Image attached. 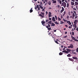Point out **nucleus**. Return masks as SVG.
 I'll use <instances>...</instances> for the list:
<instances>
[{"label": "nucleus", "instance_id": "aec40b11", "mask_svg": "<svg viewBox=\"0 0 78 78\" xmlns=\"http://www.w3.org/2000/svg\"><path fill=\"white\" fill-rule=\"evenodd\" d=\"M46 28H48V27H50V24H48V26H46Z\"/></svg>", "mask_w": 78, "mask_h": 78}, {"label": "nucleus", "instance_id": "f03ea898", "mask_svg": "<svg viewBox=\"0 0 78 78\" xmlns=\"http://www.w3.org/2000/svg\"><path fill=\"white\" fill-rule=\"evenodd\" d=\"M41 14H39V16H40V17H42V18H44V13L41 12Z\"/></svg>", "mask_w": 78, "mask_h": 78}, {"label": "nucleus", "instance_id": "0eeeda50", "mask_svg": "<svg viewBox=\"0 0 78 78\" xmlns=\"http://www.w3.org/2000/svg\"><path fill=\"white\" fill-rule=\"evenodd\" d=\"M62 9L60 11V13H62L64 11V8L63 7H62Z\"/></svg>", "mask_w": 78, "mask_h": 78}, {"label": "nucleus", "instance_id": "052dcab7", "mask_svg": "<svg viewBox=\"0 0 78 78\" xmlns=\"http://www.w3.org/2000/svg\"><path fill=\"white\" fill-rule=\"evenodd\" d=\"M76 9H78V6L77 5L76 6Z\"/></svg>", "mask_w": 78, "mask_h": 78}, {"label": "nucleus", "instance_id": "a211bd4d", "mask_svg": "<svg viewBox=\"0 0 78 78\" xmlns=\"http://www.w3.org/2000/svg\"><path fill=\"white\" fill-rule=\"evenodd\" d=\"M63 53H67V51L65 50L62 51Z\"/></svg>", "mask_w": 78, "mask_h": 78}, {"label": "nucleus", "instance_id": "473e14b6", "mask_svg": "<svg viewBox=\"0 0 78 78\" xmlns=\"http://www.w3.org/2000/svg\"><path fill=\"white\" fill-rule=\"evenodd\" d=\"M73 9L74 11H76V8H73Z\"/></svg>", "mask_w": 78, "mask_h": 78}, {"label": "nucleus", "instance_id": "5fc2aeb1", "mask_svg": "<svg viewBox=\"0 0 78 78\" xmlns=\"http://www.w3.org/2000/svg\"><path fill=\"white\" fill-rule=\"evenodd\" d=\"M64 47L65 48H67V47L66 46H64Z\"/></svg>", "mask_w": 78, "mask_h": 78}, {"label": "nucleus", "instance_id": "6ab92c4d", "mask_svg": "<svg viewBox=\"0 0 78 78\" xmlns=\"http://www.w3.org/2000/svg\"><path fill=\"white\" fill-rule=\"evenodd\" d=\"M54 41H55V42L56 44H59V43H58V41H56L55 40H54Z\"/></svg>", "mask_w": 78, "mask_h": 78}, {"label": "nucleus", "instance_id": "bf43d9fd", "mask_svg": "<svg viewBox=\"0 0 78 78\" xmlns=\"http://www.w3.org/2000/svg\"><path fill=\"white\" fill-rule=\"evenodd\" d=\"M46 14H48V12H47V11L46 12Z\"/></svg>", "mask_w": 78, "mask_h": 78}, {"label": "nucleus", "instance_id": "72a5a7b5", "mask_svg": "<svg viewBox=\"0 0 78 78\" xmlns=\"http://www.w3.org/2000/svg\"><path fill=\"white\" fill-rule=\"evenodd\" d=\"M48 21H49V20H46V22H48Z\"/></svg>", "mask_w": 78, "mask_h": 78}, {"label": "nucleus", "instance_id": "4468645a", "mask_svg": "<svg viewBox=\"0 0 78 78\" xmlns=\"http://www.w3.org/2000/svg\"><path fill=\"white\" fill-rule=\"evenodd\" d=\"M72 53H73V54H76V52L75 51V50H72Z\"/></svg>", "mask_w": 78, "mask_h": 78}, {"label": "nucleus", "instance_id": "c03bdc74", "mask_svg": "<svg viewBox=\"0 0 78 78\" xmlns=\"http://www.w3.org/2000/svg\"><path fill=\"white\" fill-rule=\"evenodd\" d=\"M76 52H78V48H77V49H76Z\"/></svg>", "mask_w": 78, "mask_h": 78}, {"label": "nucleus", "instance_id": "39448f33", "mask_svg": "<svg viewBox=\"0 0 78 78\" xmlns=\"http://www.w3.org/2000/svg\"><path fill=\"white\" fill-rule=\"evenodd\" d=\"M68 48H73V44H70V46L68 47Z\"/></svg>", "mask_w": 78, "mask_h": 78}, {"label": "nucleus", "instance_id": "37998d69", "mask_svg": "<svg viewBox=\"0 0 78 78\" xmlns=\"http://www.w3.org/2000/svg\"><path fill=\"white\" fill-rule=\"evenodd\" d=\"M72 35H74L75 34L73 32H72Z\"/></svg>", "mask_w": 78, "mask_h": 78}, {"label": "nucleus", "instance_id": "49530a36", "mask_svg": "<svg viewBox=\"0 0 78 78\" xmlns=\"http://www.w3.org/2000/svg\"><path fill=\"white\" fill-rule=\"evenodd\" d=\"M49 20H51V18H49Z\"/></svg>", "mask_w": 78, "mask_h": 78}, {"label": "nucleus", "instance_id": "ea45409f", "mask_svg": "<svg viewBox=\"0 0 78 78\" xmlns=\"http://www.w3.org/2000/svg\"><path fill=\"white\" fill-rule=\"evenodd\" d=\"M72 39L73 40H75V37H73L72 38Z\"/></svg>", "mask_w": 78, "mask_h": 78}, {"label": "nucleus", "instance_id": "2eb2a0df", "mask_svg": "<svg viewBox=\"0 0 78 78\" xmlns=\"http://www.w3.org/2000/svg\"><path fill=\"white\" fill-rule=\"evenodd\" d=\"M71 5H72L73 6V5H75V3L74 2H71Z\"/></svg>", "mask_w": 78, "mask_h": 78}, {"label": "nucleus", "instance_id": "774afa93", "mask_svg": "<svg viewBox=\"0 0 78 78\" xmlns=\"http://www.w3.org/2000/svg\"><path fill=\"white\" fill-rule=\"evenodd\" d=\"M62 2H64V0H62Z\"/></svg>", "mask_w": 78, "mask_h": 78}, {"label": "nucleus", "instance_id": "a19ab883", "mask_svg": "<svg viewBox=\"0 0 78 78\" xmlns=\"http://www.w3.org/2000/svg\"><path fill=\"white\" fill-rule=\"evenodd\" d=\"M66 14V12H64V14H63V16H64V15H65V14Z\"/></svg>", "mask_w": 78, "mask_h": 78}, {"label": "nucleus", "instance_id": "680f3d73", "mask_svg": "<svg viewBox=\"0 0 78 78\" xmlns=\"http://www.w3.org/2000/svg\"><path fill=\"white\" fill-rule=\"evenodd\" d=\"M70 18H73V17H72V16H70Z\"/></svg>", "mask_w": 78, "mask_h": 78}, {"label": "nucleus", "instance_id": "864d4df0", "mask_svg": "<svg viewBox=\"0 0 78 78\" xmlns=\"http://www.w3.org/2000/svg\"><path fill=\"white\" fill-rule=\"evenodd\" d=\"M48 35H50V34H51V33L49 32L48 34Z\"/></svg>", "mask_w": 78, "mask_h": 78}, {"label": "nucleus", "instance_id": "c9c22d12", "mask_svg": "<svg viewBox=\"0 0 78 78\" xmlns=\"http://www.w3.org/2000/svg\"><path fill=\"white\" fill-rule=\"evenodd\" d=\"M60 24H63V23H64V22H60Z\"/></svg>", "mask_w": 78, "mask_h": 78}, {"label": "nucleus", "instance_id": "423d86ee", "mask_svg": "<svg viewBox=\"0 0 78 78\" xmlns=\"http://www.w3.org/2000/svg\"><path fill=\"white\" fill-rule=\"evenodd\" d=\"M46 23V22L45 21H41V23H42V25H43V26H45V24H44V23Z\"/></svg>", "mask_w": 78, "mask_h": 78}, {"label": "nucleus", "instance_id": "2f4dec72", "mask_svg": "<svg viewBox=\"0 0 78 78\" xmlns=\"http://www.w3.org/2000/svg\"><path fill=\"white\" fill-rule=\"evenodd\" d=\"M58 18V21H60V20H61V18H59V17Z\"/></svg>", "mask_w": 78, "mask_h": 78}, {"label": "nucleus", "instance_id": "dca6fc26", "mask_svg": "<svg viewBox=\"0 0 78 78\" xmlns=\"http://www.w3.org/2000/svg\"><path fill=\"white\" fill-rule=\"evenodd\" d=\"M53 2V3H56V1H54V0H52Z\"/></svg>", "mask_w": 78, "mask_h": 78}, {"label": "nucleus", "instance_id": "09e8293b", "mask_svg": "<svg viewBox=\"0 0 78 78\" xmlns=\"http://www.w3.org/2000/svg\"><path fill=\"white\" fill-rule=\"evenodd\" d=\"M72 27H71V26H69V28H72Z\"/></svg>", "mask_w": 78, "mask_h": 78}, {"label": "nucleus", "instance_id": "e2e57ef3", "mask_svg": "<svg viewBox=\"0 0 78 78\" xmlns=\"http://www.w3.org/2000/svg\"><path fill=\"white\" fill-rule=\"evenodd\" d=\"M65 34H67V31L65 32Z\"/></svg>", "mask_w": 78, "mask_h": 78}, {"label": "nucleus", "instance_id": "6e6552de", "mask_svg": "<svg viewBox=\"0 0 78 78\" xmlns=\"http://www.w3.org/2000/svg\"><path fill=\"white\" fill-rule=\"evenodd\" d=\"M51 13L50 12H49L48 13V17H51Z\"/></svg>", "mask_w": 78, "mask_h": 78}, {"label": "nucleus", "instance_id": "79ce46f5", "mask_svg": "<svg viewBox=\"0 0 78 78\" xmlns=\"http://www.w3.org/2000/svg\"><path fill=\"white\" fill-rule=\"evenodd\" d=\"M42 11H45V9H42Z\"/></svg>", "mask_w": 78, "mask_h": 78}, {"label": "nucleus", "instance_id": "69168bd1", "mask_svg": "<svg viewBox=\"0 0 78 78\" xmlns=\"http://www.w3.org/2000/svg\"><path fill=\"white\" fill-rule=\"evenodd\" d=\"M40 4H41V5H42V2H41Z\"/></svg>", "mask_w": 78, "mask_h": 78}, {"label": "nucleus", "instance_id": "b1692460", "mask_svg": "<svg viewBox=\"0 0 78 78\" xmlns=\"http://www.w3.org/2000/svg\"><path fill=\"white\" fill-rule=\"evenodd\" d=\"M73 27H74L75 28H76V25L75 24H74V26H73Z\"/></svg>", "mask_w": 78, "mask_h": 78}, {"label": "nucleus", "instance_id": "cd10ccee", "mask_svg": "<svg viewBox=\"0 0 78 78\" xmlns=\"http://www.w3.org/2000/svg\"><path fill=\"white\" fill-rule=\"evenodd\" d=\"M68 22H69L68 24L69 25H71V24H72V23H71L70 21H69Z\"/></svg>", "mask_w": 78, "mask_h": 78}, {"label": "nucleus", "instance_id": "5701e85b", "mask_svg": "<svg viewBox=\"0 0 78 78\" xmlns=\"http://www.w3.org/2000/svg\"><path fill=\"white\" fill-rule=\"evenodd\" d=\"M55 24H56V25H58V24H59V23H58V22L56 21V22H55Z\"/></svg>", "mask_w": 78, "mask_h": 78}, {"label": "nucleus", "instance_id": "0e129e2a", "mask_svg": "<svg viewBox=\"0 0 78 78\" xmlns=\"http://www.w3.org/2000/svg\"><path fill=\"white\" fill-rule=\"evenodd\" d=\"M54 32H56V30H55L54 31Z\"/></svg>", "mask_w": 78, "mask_h": 78}, {"label": "nucleus", "instance_id": "6e6d98bb", "mask_svg": "<svg viewBox=\"0 0 78 78\" xmlns=\"http://www.w3.org/2000/svg\"><path fill=\"white\" fill-rule=\"evenodd\" d=\"M72 2H75V0H71Z\"/></svg>", "mask_w": 78, "mask_h": 78}, {"label": "nucleus", "instance_id": "f257e3e1", "mask_svg": "<svg viewBox=\"0 0 78 78\" xmlns=\"http://www.w3.org/2000/svg\"><path fill=\"white\" fill-rule=\"evenodd\" d=\"M37 8H38V11L40 10V8L41 9H43V8L42 6L41 5H37Z\"/></svg>", "mask_w": 78, "mask_h": 78}, {"label": "nucleus", "instance_id": "393cba45", "mask_svg": "<svg viewBox=\"0 0 78 78\" xmlns=\"http://www.w3.org/2000/svg\"><path fill=\"white\" fill-rule=\"evenodd\" d=\"M75 4L76 5H78V2H75Z\"/></svg>", "mask_w": 78, "mask_h": 78}, {"label": "nucleus", "instance_id": "a18cd8bd", "mask_svg": "<svg viewBox=\"0 0 78 78\" xmlns=\"http://www.w3.org/2000/svg\"><path fill=\"white\" fill-rule=\"evenodd\" d=\"M67 19H69V16H67L66 17Z\"/></svg>", "mask_w": 78, "mask_h": 78}, {"label": "nucleus", "instance_id": "58836bf2", "mask_svg": "<svg viewBox=\"0 0 78 78\" xmlns=\"http://www.w3.org/2000/svg\"><path fill=\"white\" fill-rule=\"evenodd\" d=\"M67 37V36H66L64 37H63V38H66Z\"/></svg>", "mask_w": 78, "mask_h": 78}, {"label": "nucleus", "instance_id": "c756f323", "mask_svg": "<svg viewBox=\"0 0 78 78\" xmlns=\"http://www.w3.org/2000/svg\"><path fill=\"white\" fill-rule=\"evenodd\" d=\"M48 28V30H51V27H49V28Z\"/></svg>", "mask_w": 78, "mask_h": 78}, {"label": "nucleus", "instance_id": "f3484780", "mask_svg": "<svg viewBox=\"0 0 78 78\" xmlns=\"http://www.w3.org/2000/svg\"><path fill=\"white\" fill-rule=\"evenodd\" d=\"M76 22H77V20H76L74 22V24H76Z\"/></svg>", "mask_w": 78, "mask_h": 78}, {"label": "nucleus", "instance_id": "3c124183", "mask_svg": "<svg viewBox=\"0 0 78 78\" xmlns=\"http://www.w3.org/2000/svg\"><path fill=\"white\" fill-rule=\"evenodd\" d=\"M48 0H44L45 2H47V1H48Z\"/></svg>", "mask_w": 78, "mask_h": 78}, {"label": "nucleus", "instance_id": "412c9836", "mask_svg": "<svg viewBox=\"0 0 78 78\" xmlns=\"http://www.w3.org/2000/svg\"><path fill=\"white\" fill-rule=\"evenodd\" d=\"M33 9H32V8H31V9L30 10V12H33Z\"/></svg>", "mask_w": 78, "mask_h": 78}, {"label": "nucleus", "instance_id": "4d7b16f0", "mask_svg": "<svg viewBox=\"0 0 78 78\" xmlns=\"http://www.w3.org/2000/svg\"><path fill=\"white\" fill-rule=\"evenodd\" d=\"M51 36L52 37V38H53V39H55V37H53V36L52 35H51Z\"/></svg>", "mask_w": 78, "mask_h": 78}, {"label": "nucleus", "instance_id": "9b49d317", "mask_svg": "<svg viewBox=\"0 0 78 78\" xmlns=\"http://www.w3.org/2000/svg\"><path fill=\"white\" fill-rule=\"evenodd\" d=\"M72 58L74 59H78V58H77V57H72Z\"/></svg>", "mask_w": 78, "mask_h": 78}, {"label": "nucleus", "instance_id": "338daca9", "mask_svg": "<svg viewBox=\"0 0 78 78\" xmlns=\"http://www.w3.org/2000/svg\"><path fill=\"white\" fill-rule=\"evenodd\" d=\"M61 19H62V16L61 15Z\"/></svg>", "mask_w": 78, "mask_h": 78}, {"label": "nucleus", "instance_id": "13d9d810", "mask_svg": "<svg viewBox=\"0 0 78 78\" xmlns=\"http://www.w3.org/2000/svg\"><path fill=\"white\" fill-rule=\"evenodd\" d=\"M76 31H78V28L77 27V28L76 29Z\"/></svg>", "mask_w": 78, "mask_h": 78}, {"label": "nucleus", "instance_id": "a878e982", "mask_svg": "<svg viewBox=\"0 0 78 78\" xmlns=\"http://www.w3.org/2000/svg\"><path fill=\"white\" fill-rule=\"evenodd\" d=\"M62 54H63V53L62 52H60L59 53V55H62Z\"/></svg>", "mask_w": 78, "mask_h": 78}, {"label": "nucleus", "instance_id": "f704fd0d", "mask_svg": "<svg viewBox=\"0 0 78 78\" xmlns=\"http://www.w3.org/2000/svg\"><path fill=\"white\" fill-rule=\"evenodd\" d=\"M59 2L60 4H61V3H62V2H61V1H59Z\"/></svg>", "mask_w": 78, "mask_h": 78}, {"label": "nucleus", "instance_id": "1a4fd4ad", "mask_svg": "<svg viewBox=\"0 0 78 78\" xmlns=\"http://www.w3.org/2000/svg\"><path fill=\"white\" fill-rule=\"evenodd\" d=\"M52 20L54 22H56V20H55V17H53L52 18Z\"/></svg>", "mask_w": 78, "mask_h": 78}, {"label": "nucleus", "instance_id": "20e7f679", "mask_svg": "<svg viewBox=\"0 0 78 78\" xmlns=\"http://www.w3.org/2000/svg\"><path fill=\"white\" fill-rule=\"evenodd\" d=\"M66 50H67L66 51V53L67 54L69 53V52H70V51H71V50L69 49H66Z\"/></svg>", "mask_w": 78, "mask_h": 78}, {"label": "nucleus", "instance_id": "8fccbe9b", "mask_svg": "<svg viewBox=\"0 0 78 78\" xmlns=\"http://www.w3.org/2000/svg\"><path fill=\"white\" fill-rule=\"evenodd\" d=\"M57 7L58 8H59V7H60V6L59 5H57Z\"/></svg>", "mask_w": 78, "mask_h": 78}, {"label": "nucleus", "instance_id": "e433bc0d", "mask_svg": "<svg viewBox=\"0 0 78 78\" xmlns=\"http://www.w3.org/2000/svg\"><path fill=\"white\" fill-rule=\"evenodd\" d=\"M55 18L56 20H57V16H55Z\"/></svg>", "mask_w": 78, "mask_h": 78}, {"label": "nucleus", "instance_id": "bb28decb", "mask_svg": "<svg viewBox=\"0 0 78 78\" xmlns=\"http://www.w3.org/2000/svg\"><path fill=\"white\" fill-rule=\"evenodd\" d=\"M48 23L49 24H51V21H50L48 22Z\"/></svg>", "mask_w": 78, "mask_h": 78}, {"label": "nucleus", "instance_id": "9d476101", "mask_svg": "<svg viewBox=\"0 0 78 78\" xmlns=\"http://www.w3.org/2000/svg\"><path fill=\"white\" fill-rule=\"evenodd\" d=\"M51 27H52V26L55 27V23H51Z\"/></svg>", "mask_w": 78, "mask_h": 78}, {"label": "nucleus", "instance_id": "7ed1b4c3", "mask_svg": "<svg viewBox=\"0 0 78 78\" xmlns=\"http://www.w3.org/2000/svg\"><path fill=\"white\" fill-rule=\"evenodd\" d=\"M61 6H64V8H66V3L65 2H63L62 3V5H61Z\"/></svg>", "mask_w": 78, "mask_h": 78}, {"label": "nucleus", "instance_id": "4c0bfd02", "mask_svg": "<svg viewBox=\"0 0 78 78\" xmlns=\"http://www.w3.org/2000/svg\"><path fill=\"white\" fill-rule=\"evenodd\" d=\"M56 41H58V42H60V41H59V40H58V39H57L56 40Z\"/></svg>", "mask_w": 78, "mask_h": 78}, {"label": "nucleus", "instance_id": "7c9ffc66", "mask_svg": "<svg viewBox=\"0 0 78 78\" xmlns=\"http://www.w3.org/2000/svg\"><path fill=\"white\" fill-rule=\"evenodd\" d=\"M69 4L68 3H67V8H68V7H69Z\"/></svg>", "mask_w": 78, "mask_h": 78}, {"label": "nucleus", "instance_id": "4be33fe9", "mask_svg": "<svg viewBox=\"0 0 78 78\" xmlns=\"http://www.w3.org/2000/svg\"><path fill=\"white\" fill-rule=\"evenodd\" d=\"M69 59L71 61H73V59L72 58H69Z\"/></svg>", "mask_w": 78, "mask_h": 78}, {"label": "nucleus", "instance_id": "f8f14e48", "mask_svg": "<svg viewBox=\"0 0 78 78\" xmlns=\"http://www.w3.org/2000/svg\"><path fill=\"white\" fill-rule=\"evenodd\" d=\"M75 14L74 13H73V19H74V17H75Z\"/></svg>", "mask_w": 78, "mask_h": 78}, {"label": "nucleus", "instance_id": "603ef678", "mask_svg": "<svg viewBox=\"0 0 78 78\" xmlns=\"http://www.w3.org/2000/svg\"><path fill=\"white\" fill-rule=\"evenodd\" d=\"M64 22H67V20H66L64 19Z\"/></svg>", "mask_w": 78, "mask_h": 78}, {"label": "nucleus", "instance_id": "c85d7f7f", "mask_svg": "<svg viewBox=\"0 0 78 78\" xmlns=\"http://www.w3.org/2000/svg\"><path fill=\"white\" fill-rule=\"evenodd\" d=\"M68 57H70V54H69L67 55Z\"/></svg>", "mask_w": 78, "mask_h": 78}, {"label": "nucleus", "instance_id": "ddd939ff", "mask_svg": "<svg viewBox=\"0 0 78 78\" xmlns=\"http://www.w3.org/2000/svg\"><path fill=\"white\" fill-rule=\"evenodd\" d=\"M48 5H51V1H48Z\"/></svg>", "mask_w": 78, "mask_h": 78}, {"label": "nucleus", "instance_id": "de8ad7c7", "mask_svg": "<svg viewBox=\"0 0 78 78\" xmlns=\"http://www.w3.org/2000/svg\"><path fill=\"white\" fill-rule=\"evenodd\" d=\"M77 17H78V16H76L75 17V19H77Z\"/></svg>", "mask_w": 78, "mask_h": 78}]
</instances>
